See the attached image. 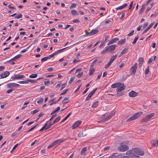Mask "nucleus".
I'll return each instance as SVG.
<instances>
[{
  "instance_id": "obj_1",
  "label": "nucleus",
  "mask_w": 158,
  "mask_h": 158,
  "mask_svg": "<svg viewBox=\"0 0 158 158\" xmlns=\"http://www.w3.org/2000/svg\"><path fill=\"white\" fill-rule=\"evenodd\" d=\"M129 143V142L128 141L121 143L120 146L118 148V150L121 152H124L128 150L129 149V147L126 145L128 144Z\"/></svg>"
},
{
  "instance_id": "obj_2",
  "label": "nucleus",
  "mask_w": 158,
  "mask_h": 158,
  "mask_svg": "<svg viewBox=\"0 0 158 158\" xmlns=\"http://www.w3.org/2000/svg\"><path fill=\"white\" fill-rule=\"evenodd\" d=\"M142 112H139L135 113L133 114L132 116L130 117L127 120V122H129L135 119H136L139 118L140 116L142 114Z\"/></svg>"
},
{
  "instance_id": "obj_3",
  "label": "nucleus",
  "mask_w": 158,
  "mask_h": 158,
  "mask_svg": "<svg viewBox=\"0 0 158 158\" xmlns=\"http://www.w3.org/2000/svg\"><path fill=\"white\" fill-rule=\"evenodd\" d=\"M155 113H152L146 116L144 118L140 120L141 122H144L149 120L151 119L154 115Z\"/></svg>"
},
{
  "instance_id": "obj_4",
  "label": "nucleus",
  "mask_w": 158,
  "mask_h": 158,
  "mask_svg": "<svg viewBox=\"0 0 158 158\" xmlns=\"http://www.w3.org/2000/svg\"><path fill=\"white\" fill-rule=\"evenodd\" d=\"M133 151L135 154L140 156H143L144 153V151L143 150L138 148H134Z\"/></svg>"
},
{
  "instance_id": "obj_5",
  "label": "nucleus",
  "mask_w": 158,
  "mask_h": 158,
  "mask_svg": "<svg viewBox=\"0 0 158 158\" xmlns=\"http://www.w3.org/2000/svg\"><path fill=\"white\" fill-rule=\"evenodd\" d=\"M53 124H53V123H49V125L48 126L47 125V123H46L44 126L40 130V131H44L45 130H46V129H49L51 126Z\"/></svg>"
},
{
  "instance_id": "obj_6",
  "label": "nucleus",
  "mask_w": 158,
  "mask_h": 158,
  "mask_svg": "<svg viewBox=\"0 0 158 158\" xmlns=\"http://www.w3.org/2000/svg\"><path fill=\"white\" fill-rule=\"evenodd\" d=\"M137 67V63H135L134 65L131 68L130 71L132 73V74L134 75L136 72V70Z\"/></svg>"
},
{
  "instance_id": "obj_7",
  "label": "nucleus",
  "mask_w": 158,
  "mask_h": 158,
  "mask_svg": "<svg viewBox=\"0 0 158 158\" xmlns=\"http://www.w3.org/2000/svg\"><path fill=\"white\" fill-rule=\"evenodd\" d=\"M117 47L116 44L110 45L107 46L108 48V50L110 53H112L115 49L116 47Z\"/></svg>"
},
{
  "instance_id": "obj_8",
  "label": "nucleus",
  "mask_w": 158,
  "mask_h": 158,
  "mask_svg": "<svg viewBox=\"0 0 158 158\" xmlns=\"http://www.w3.org/2000/svg\"><path fill=\"white\" fill-rule=\"evenodd\" d=\"M25 77V76L24 75H15L14 76H12L11 77V79H21L22 78H24Z\"/></svg>"
},
{
  "instance_id": "obj_9",
  "label": "nucleus",
  "mask_w": 158,
  "mask_h": 158,
  "mask_svg": "<svg viewBox=\"0 0 158 158\" xmlns=\"http://www.w3.org/2000/svg\"><path fill=\"white\" fill-rule=\"evenodd\" d=\"M125 86H124L123 83H121V85L118 87L116 89V91L117 92H120L124 89Z\"/></svg>"
},
{
  "instance_id": "obj_10",
  "label": "nucleus",
  "mask_w": 158,
  "mask_h": 158,
  "mask_svg": "<svg viewBox=\"0 0 158 158\" xmlns=\"http://www.w3.org/2000/svg\"><path fill=\"white\" fill-rule=\"evenodd\" d=\"M9 74L10 73L9 72L6 71L2 74H0V79L6 78L7 77Z\"/></svg>"
},
{
  "instance_id": "obj_11",
  "label": "nucleus",
  "mask_w": 158,
  "mask_h": 158,
  "mask_svg": "<svg viewBox=\"0 0 158 158\" xmlns=\"http://www.w3.org/2000/svg\"><path fill=\"white\" fill-rule=\"evenodd\" d=\"M82 121H76L74 124L73 125V129H75L78 127L81 123Z\"/></svg>"
},
{
  "instance_id": "obj_12",
  "label": "nucleus",
  "mask_w": 158,
  "mask_h": 158,
  "mask_svg": "<svg viewBox=\"0 0 158 158\" xmlns=\"http://www.w3.org/2000/svg\"><path fill=\"white\" fill-rule=\"evenodd\" d=\"M20 85L15 83H9L7 84V86L8 88H11L16 86H19Z\"/></svg>"
},
{
  "instance_id": "obj_13",
  "label": "nucleus",
  "mask_w": 158,
  "mask_h": 158,
  "mask_svg": "<svg viewBox=\"0 0 158 158\" xmlns=\"http://www.w3.org/2000/svg\"><path fill=\"white\" fill-rule=\"evenodd\" d=\"M138 93L135 91L132 90L129 93V95L131 97H135L138 95Z\"/></svg>"
},
{
  "instance_id": "obj_14",
  "label": "nucleus",
  "mask_w": 158,
  "mask_h": 158,
  "mask_svg": "<svg viewBox=\"0 0 158 158\" xmlns=\"http://www.w3.org/2000/svg\"><path fill=\"white\" fill-rule=\"evenodd\" d=\"M119 40L118 38H115L112 39L111 40H110L108 43V45H110L115 42L116 41H117Z\"/></svg>"
},
{
  "instance_id": "obj_15",
  "label": "nucleus",
  "mask_w": 158,
  "mask_h": 158,
  "mask_svg": "<svg viewBox=\"0 0 158 158\" xmlns=\"http://www.w3.org/2000/svg\"><path fill=\"white\" fill-rule=\"evenodd\" d=\"M151 143L155 147H157L158 146V140L157 139H155V140H152L151 141Z\"/></svg>"
},
{
  "instance_id": "obj_16",
  "label": "nucleus",
  "mask_w": 158,
  "mask_h": 158,
  "mask_svg": "<svg viewBox=\"0 0 158 158\" xmlns=\"http://www.w3.org/2000/svg\"><path fill=\"white\" fill-rule=\"evenodd\" d=\"M112 117V115H110L106 117L104 119L98 121V122L99 123H103L106 121L110 119Z\"/></svg>"
},
{
  "instance_id": "obj_17",
  "label": "nucleus",
  "mask_w": 158,
  "mask_h": 158,
  "mask_svg": "<svg viewBox=\"0 0 158 158\" xmlns=\"http://www.w3.org/2000/svg\"><path fill=\"white\" fill-rule=\"evenodd\" d=\"M64 141V140L60 139L56 140L53 143H54L55 145H56L57 144L59 145L60 143L63 142Z\"/></svg>"
},
{
  "instance_id": "obj_18",
  "label": "nucleus",
  "mask_w": 158,
  "mask_h": 158,
  "mask_svg": "<svg viewBox=\"0 0 158 158\" xmlns=\"http://www.w3.org/2000/svg\"><path fill=\"white\" fill-rule=\"evenodd\" d=\"M126 154L128 156L133 157L135 155V153L131 150L128 151L126 153Z\"/></svg>"
},
{
  "instance_id": "obj_19",
  "label": "nucleus",
  "mask_w": 158,
  "mask_h": 158,
  "mask_svg": "<svg viewBox=\"0 0 158 158\" xmlns=\"http://www.w3.org/2000/svg\"><path fill=\"white\" fill-rule=\"evenodd\" d=\"M98 32V30L97 29L92 30L90 32V34L88 35H94Z\"/></svg>"
},
{
  "instance_id": "obj_20",
  "label": "nucleus",
  "mask_w": 158,
  "mask_h": 158,
  "mask_svg": "<svg viewBox=\"0 0 158 158\" xmlns=\"http://www.w3.org/2000/svg\"><path fill=\"white\" fill-rule=\"evenodd\" d=\"M120 85H121V83H117L113 84L111 87L112 88H118Z\"/></svg>"
},
{
  "instance_id": "obj_21",
  "label": "nucleus",
  "mask_w": 158,
  "mask_h": 158,
  "mask_svg": "<svg viewBox=\"0 0 158 158\" xmlns=\"http://www.w3.org/2000/svg\"><path fill=\"white\" fill-rule=\"evenodd\" d=\"M86 133L84 131H80L79 134H78V137H82L85 136L86 135Z\"/></svg>"
},
{
  "instance_id": "obj_22",
  "label": "nucleus",
  "mask_w": 158,
  "mask_h": 158,
  "mask_svg": "<svg viewBox=\"0 0 158 158\" xmlns=\"http://www.w3.org/2000/svg\"><path fill=\"white\" fill-rule=\"evenodd\" d=\"M127 6V3H125L124 4H123V5L116 8V9L117 10H121V9H123V8L126 7Z\"/></svg>"
},
{
  "instance_id": "obj_23",
  "label": "nucleus",
  "mask_w": 158,
  "mask_h": 158,
  "mask_svg": "<svg viewBox=\"0 0 158 158\" xmlns=\"http://www.w3.org/2000/svg\"><path fill=\"white\" fill-rule=\"evenodd\" d=\"M126 41V39L125 38L122 39L118 41L117 44L119 45H122Z\"/></svg>"
},
{
  "instance_id": "obj_24",
  "label": "nucleus",
  "mask_w": 158,
  "mask_h": 158,
  "mask_svg": "<svg viewBox=\"0 0 158 158\" xmlns=\"http://www.w3.org/2000/svg\"><path fill=\"white\" fill-rule=\"evenodd\" d=\"M71 14L74 16L78 15H79L78 12L75 10H73L71 11Z\"/></svg>"
},
{
  "instance_id": "obj_25",
  "label": "nucleus",
  "mask_w": 158,
  "mask_h": 158,
  "mask_svg": "<svg viewBox=\"0 0 158 158\" xmlns=\"http://www.w3.org/2000/svg\"><path fill=\"white\" fill-rule=\"evenodd\" d=\"M87 150V148L85 147L82 148L81 152V155H85V152Z\"/></svg>"
},
{
  "instance_id": "obj_26",
  "label": "nucleus",
  "mask_w": 158,
  "mask_h": 158,
  "mask_svg": "<svg viewBox=\"0 0 158 158\" xmlns=\"http://www.w3.org/2000/svg\"><path fill=\"white\" fill-rule=\"evenodd\" d=\"M61 117L60 116H58L53 122V124H54L55 123L58 122L60 120Z\"/></svg>"
},
{
  "instance_id": "obj_27",
  "label": "nucleus",
  "mask_w": 158,
  "mask_h": 158,
  "mask_svg": "<svg viewBox=\"0 0 158 158\" xmlns=\"http://www.w3.org/2000/svg\"><path fill=\"white\" fill-rule=\"evenodd\" d=\"M128 49L127 48H125L120 53L119 56H122L123 54H125L126 52L128 50Z\"/></svg>"
},
{
  "instance_id": "obj_28",
  "label": "nucleus",
  "mask_w": 158,
  "mask_h": 158,
  "mask_svg": "<svg viewBox=\"0 0 158 158\" xmlns=\"http://www.w3.org/2000/svg\"><path fill=\"white\" fill-rule=\"evenodd\" d=\"M117 56L116 55L115 56H112L111 57L109 62H110V63H112L113 62V61L115 59L116 57Z\"/></svg>"
},
{
  "instance_id": "obj_29",
  "label": "nucleus",
  "mask_w": 158,
  "mask_h": 158,
  "mask_svg": "<svg viewBox=\"0 0 158 158\" xmlns=\"http://www.w3.org/2000/svg\"><path fill=\"white\" fill-rule=\"evenodd\" d=\"M37 75L36 73H35V74L32 73L31 75L29 76L31 78H36L37 77Z\"/></svg>"
},
{
  "instance_id": "obj_30",
  "label": "nucleus",
  "mask_w": 158,
  "mask_h": 158,
  "mask_svg": "<svg viewBox=\"0 0 158 158\" xmlns=\"http://www.w3.org/2000/svg\"><path fill=\"white\" fill-rule=\"evenodd\" d=\"M98 102L97 101L94 103L92 105V108H96L98 106Z\"/></svg>"
},
{
  "instance_id": "obj_31",
  "label": "nucleus",
  "mask_w": 158,
  "mask_h": 158,
  "mask_svg": "<svg viewBox=\"0 0 158 158\" xmlns=\"http://www.w3.org/2000/svg\"><path fill=\"white\" fill-rule=\"evenodd\" d=\"M55 98H54L53 99H51V100L49 101V102H52V103H51L50 104V106H52V105L53 104H56V103L57 102V101H55V102H54V101L55 100Z\"/></svg>"
},
{
  "instance_id": "obj_32",
  "label": "nucleus",
  "mask_w": 158,
  "mask_h": 158,
  "mask_svg": "<svg viewBox=\"0 0 158 158\" xmlns=\"http://www.w3.org/2000/svg\"><path fill=\"white\" fill-rule=\"evenodd\" d=\"M60 109V107L59 106L57 107L54 111L51 113V114H55L56 112H58Z\"/></svg>"
},
{
  "instance_id": "obj_33",
  "label": "nucleus",
  "mask_w": 158,
  "mask_h": 158,
  "mask_svg": "<svg viewBox=\"0 0 158 158\" xmlns=\"http://www.w3.org/2000/svg\"><path fill=\"white\" fill-rule=\"evenodd\" d=\"M107 51H108V48L107 47H106L105 49L102 51L101 53L102 54H104L106 53Z\"/></svg>"
},
{
  "instance_id": "obj_34",
  "label": "nucleus",
  "mask_w": 158,
  "mask_h": 158,
  "mask_svg": "<svg viewBox=\"0 0 158 158\" xmlns=\"http://www.w3.org/2000/svg\"><path fill=\"white\" fill-rule=\"evenodd\" d=\"M51 114L52 115V117L50 119L49 121H50L53 119L54 118H55L57 116V114L55 113V114H51Z\"/></svg>"
},
{
  "instance_id": "obj_35",
  "label": "nucleus",
  "mask_w": 158,
  "mask_h": 158,
  "mask_svg": "<svg viewBox=\"0 0 158 158\" xmlns=\"http://www.w3.org/2000/svg\"><path fill=\"white\" fill-rule=\"evenodd\" d=\"M145 7L144 6V5H143L141 8L140 11L139 12L140 14H141L143 12L144 10L145 9Z\"/></svg>"
},
{
  "instance_id": "obj_36",
  "label": "nucleus",
  "mask_w": 158,
  "mask_h": 158,
  "mask_svg": "<svg viewBox=\"0 0 158 158\" xmlns=\"http://www.w3.org/2000/svg\"><path fill=\"white\" fill-rule=\"evenodd\" d=\"M68 99H69V98L65 97L63 100L62 102L63 103H67L68 102L67 101L68 100Z\"/></svg>"
},
{
  "instance_id": "obj_37",
  "label": "nucleus",
  "mask_w": 158,
  "mask_h": 158,
  "mask_svg": "<svg viewBox=\"0 0 158 158\" xmlns=\"http://www.w3.org/2000/svg\"><path fill=\"white\" fill-rule=\"evenodd\" d=\"M77 5L75 3H73L71 5L70 8V9H73L76 7Z\"/></svg>"
},
{
  "instance_id": "obj_38",
  "label": "nucleus",
  "mask_w": 158,
  "mask_h": 158,
  "mask_svg": "<svg viewBox=\"0 0 158 158\" xmlns=\"http://www.w3.org/2000/svg\"><path fill=\"white\" fill-rule=\"evenodd\" d=\"M95 70L94 69H90L89 70V75H91L94 72Z\"/></svg>"
},
{
  "instance_id": "obj_39",
  "label": "nucleus",
  "mask_w": 158,
  "mask_h": 158,
  "mask_svg": "<svg viewBox=\"0 0 158 158\" xmlns=\"http://www.w3.org/2000/svg\"><path fill=\"white\" fill-rule=\"evenodd\" d=\"M92 95L90 94L89 93V94L87 97L86 98L85 100L88 101L91 98Z\"/></svg>"
},
{
  "instance_id": "obj_40",
  "label": "nucleus",
  "mask_w": 158,
  "mask_h": 158,
  "mask_svg": "<svg viewBox=\"0 0 158 158\" xmlns=\"http://www.w3.org/2000/svg\"><path fill=\"white\" fill-rule=\"evenodd\" d=\"M19 144H20L17 143V144H16V145H15V146L12 148V150L10 151V152L11 153L13 151L15 150V149L17 147V146Z\"/></svg>"
},
{
  "instance_id": "obj_41",
  "label": "nucleus",
  "mask_w": 158,
  "mask_h": 158,
  "mask_svg": "<svg viewBox=\"0 0 158 158\" xmlns=\"http://www.w3.org/2000/svg\"><path fill=\"white\" fill-rule=\"evenodd\" d=\"M69 47H67L66 48H62V49H60V50H58L56 51V52H57V54H58L59 53H60V52H62L63 50H64L66 48H68Z\"/></svg>"
},
{
  "instance_id": "obj_42",
  "label": "nucleus",
  "mask_w": 158,
  "mask_h": 158,
  "mask_svg": "<svg viewBox=\"0 0 158 158\" xmlns=\"http://www.w3.org/2000/svg\"><path fill=\"white\" fill-rule=\"evenodd\" d=\"M48 60V58L47 57H44L42 58L41 59V61L42 62H44L45 61Z\"/></svg>"
},
{
  "instance_id": "obj_43",
  "label": "nucleus",
  "mask_w": 158,
  "mask_h": 158,
  "mask_svg": "<svg viewBox=\"0 0 158 158\" xmlns=\"http://www.w3.org/2000/svg\"><path fill=\"white\" fill-rule=\"evenodd\" d=\"M123 155V153H121L118 155L115 156L114 158H120Z\"/></svg>"
},
{
  "instance_id": "obj_44",
  "label": "nucleus",
  "mask_w": 158,
  "mask_h": 158,
  "mask_svg": "<svg viewBox=\"0 0 158 158\" xmlns=\"http://www.w3.org/2000/svg\"><path fill=\"white\" fill-rule=\"evenodd\" d=\"M139 38V37H138V36H136V37L135 39H134V41H133V42H132V44H135L136 43V41H137V40H138Z\"/></svg>"
},
{
  "instance_id": "obj_45",
  "label": "nucleus",
  "mask_w": 158,
  "mask_h": 158,
  "mask_svg": "<svg viewBox=\"0 0 158 158\" xmlns=\"http://www.w3.org/2000/svg\"><path fill=\"white\" fill-rule=\"evenodd\" d=\"M117 154L116 153H113L108 158H114L115 155Z\"/></svg>"
},
{
  "instance_id": "obj_46",
  "label": "nucleus",
  "mask_w": 158,
  "mask_h": 158,
  "mask_svg": "<svg viewBox=\"0 0 158 158\" xmlns=\"http://www.w3.org/2000/svg\"><path fill=\"white\" fill-rule=\"evenodd\" d=\"M148 22L144 23L143 25V28L144 29L145 28L148 26Z\"/></svg>"
},
{
  "instance_id": "obj_47",
  "label": "nucleus",
  "mask_w": 158,
  "mask_h": 158,
  "mask_svg": "<svg viewBox=\"0 0 158 158\" xmlns=\"http://www.w3.org/2000/svg\"><path fill=\"white\" fill-rule=\"evenodd\" d=\"M22 56V55L21 54H18L16 56H15L14 57V59H16V60H17V59L19 58Z\"/></svg>"
},
{
  "instance_id": "obj_48",
  "label": "nucleus",
  "mask_w": 158,
  "mask_h": 158,
  "mask_svg": "<svg viewBox=\"0 0 158 158\" xmlns=\"http://www.w3.org/2000/svg\"><path fill=\"white\" fill-rule=\"evenodd\" d=\"M83 72H79L77 75V77H79V78H80V77L81 76H82V75H83Z\"/></svg>"
},
{
  "instance_id": "obj_49",
  "label": "nucleus",
  "mask_w": 158,
  "mask_h": 158,
  "mask_svg": "<svg viewBox=\"0 0 158 158\" xmlns=\"http://www.w3.org/2000/svg\"><path fill=\"white\" fill-rule=\"evenodd\" d=\"M22 17V14H19V15L15 16V18L16 19H19Z\"/></svg>"
},
{
  "instance_id": "obj_50",
  "label": "nucleus",
  "mask_w": 158,
  "mask_h": 158,
  "mask_svg": "<svg viewBox=\"0 0 158 158\" xmlns=\"http://www.w3.org/2000/svg\"><path fill=\"white\" fill-rule=\"evenodd\" d=\"M15 60H16V59H14V57H13V58H12L10 60H9L8 61H7L6 62V63H10L11 61H15Z\"/></svg>"
},
{
  "instance_id": "obj_51",
  "label": "nucleus",
  "mask_w": 158,
  "mask_h": 158,
  "mask_svg": "<svg viewBox=\"0 0 158 158\" xmlns=\"http://www.w3.org/2000/svg\"><path fill=\"white\" fill-rule=\"evenodd\" d=\"M97 89V88L94 89V90H92L90 93L89 94H91L92 96L93 95L95 91Z\"/></svg>"
},
{
  "instance_id": "obj_52",
  "label": "nucleus",
  "mask_w": 158,
  "mask_h": 158,
  "mask_svg": "<svg viewBox=\"0 0 158 158\" xmlns=\"http://www.w3.org/2000/svg\"><path fill=\"white\" fill-rule=\"evenodd\" d=\"M139 63H143V58L142 57H140L139 58Z\"/></svg>"
},
{
  "instance_id": "obj_53",
  "label": "nucleus",
  "mask_w": 158,
  "mask_h": 158,
  "mask_svg": "<svg viewBox=\"0 0 158 158\" xmlns=\"http://www.w3.org/2000/svg\"><path fill=\"white\" fill-rule=\"evenodd\" d=\"M74 77H71L70 79V80H69V84H71L72 83V82H73V81H74Z\"/></svg>"
},
{
  "instance_id": "obj_54",
  "label": "nucleus",
  "mask_w": 158,
  "mask_h": 158,
  "mask_svg": "<svg viewBox=\"0 0 158 158\" xmlns=\"http://www.w3.org/2000/svg\"><path fill=\"white\" fill-rule=\"evenodd\" d=\"M111 64V63L109 61V62L108 63V64H106V65L105 66V68L106 69H107V68H108Z\"/></svg>"
},
{
  "instance_id": "obj_55",
  "label": "nucleus",
  "mask_w": 158,
  "mask_h": 158,
  "mask_svg": "<svg viewBox=\"0 0 158 158\" xmlns=\"http://www.w3.org/2000/svg\"><path fill=\"white\" fill-rule=\"evenodd\" d=\"M39 110L38 109H35L33 111V112L31 113V114H34L37 112L39 111Z\"/></svg>"
},
{
  "instance_id": "obj_56",
  "label": "nucleus",
  "mask_w": 158,
  "mask_h": 158,
  "mask_svg": "<svg viewBox=\"0 0 158 158\" xmlns=\"http://www.w3.org/2000/svg\"><path fill=\"white\" fill-rule=\"evenodd\" d=\"M44 101V99L43 98H40V99L37 101L38 103H40Z\"/></svg>"
},
{
  "instance_id": "obj_57",
  "label": "nucleus",
  "mask_w": 158,
  "mask_h": 158,
  "mask_svg": "<svg viewBox=\"0 0 158 158\" xmlns=\"http://www.w3.org/2000/svg\"><path fill=\"white\" fill-rule=\"evenodd\" d=\"M55 146L54 143H52V144H51L50 145H49L48 147V148H52V147L53 146Z\"/></svg>"
},
{
  "instance_id": "obj_58",
  "label": "nucleus",
  "mask_w": 158,
  "mask_h": 158,
  "mask_svg": "<svg viewBox=\"0 0 158 158\" xmlns=\"http://www.w3.org/2000/svg\"><path fill=\"white\" fill-rule=\"evenodd\" d=\"M74 23H78L80 22V21L78 19H75L73 20Z\"/></svg>"
},
{
  "instance_id": "obj_59",
  "label": "nucleus",
  "mask_w": 158,
  "mask_h": 158,
  "mask_svg": "<svg viewBox=\"0 0 158 158\" xmlns=\"http://www.w3.org/2000/svg\"><path fill=\"white\" fill-rule=\"evenodd\" d=\"M133 3V2H131L130 6H129V7L128 9V10H130L131 9V8L132 7Z\"/></svg>"
},
{
  "instance_id": "obj_60",
  "label": "nucleus",
  "mask_w": 158,
  "mask_h": 158,
  "mask_svg": "<svg viewBox=\"0 0 158 158\" xmlns=\"http://www.w3.org/2000/svg\"><path fill=\"white\" fill-rule=\"evenodd\" d=\"M38 125V124H37V125H35V126H34V127L31 128L28 131H27V132H30V131H31L32 130H33V129H34L36 127V126Z\"/></svg>"
},
{
  "instance_id": "obj_61",
  "label": "nucleus",
  "mask_w": 158,
  "mask_h": 158,
  "mask_svg": "<svg viewBox=\"0 0 158 158\" xmlns=\"http://www.w3.org/2000/svg\"><path fill=\"white\" fill-rule=\"evenodd\" d=\"M149 72V67H148L146 69L145 71V74H148Z\"/></svg>"
},
{
  "instance_id": "obj_62",
  "label": "nucleus",
  "mask_w": 158,
  "mask_h": 158,
  "mask_svg": "<svg viewBox=\"0 0 158 158\" xmlns=\"http://www.w3.org/2000/svg\"><path fill=\"white\" fill-rule=\"evenodd\" d=\"M134 32V30H133L132 31H131V32H130L129 34H128V36H131L133 34Z\"/></svg>"
},
{
  "instance_id": "obj_63",
  "label": "nucleus",
  "mask_w": 158,
  "mask_h": 158,
  "mask_svg": "<svg viewBox=\"0 0 158 158\" xmlns=\"http://www.w3.org/2000/svg\"><path fill=\"white\" fill-rule=\"evenodd\" d=\"M66 84H63L62 85V86L61 87L60 89V90H62L63 89L66 87Z\"/></svg>"
},
{
  "instance_id": "obj_64",
  "label": "nucleus",
  "mask_w": 158,
  "mask_h": 158,
  "mask_svg": "<svg viewBox=\"0 0 158 158\" xmlns=\"http://www.w3.org/2000/svg\"><path fill=\"white\" fill-rule=\"evenodd\" d=\"M29 82H31V83H35L36 82V81L35 80H31V79H29Z\"/></svg>"
}]
</instances>
